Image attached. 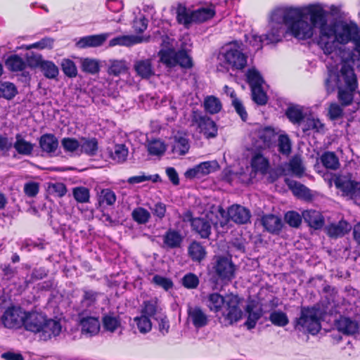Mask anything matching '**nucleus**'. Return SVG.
Returning <instances> with one entry per match:
<instances>
[{
  "label": "nucleus",
  "mask_w": 360,
  "mask_h": 360,
  "mask_svg": "<svg viewBox=\"0 0 360 360\" xmlns=\"http://www.w3.org/2000/svg\"><path fill=\"white\" fill-rule=\"evenodd\" d=\"M335 187L342 192L343 195L352 197L360 189V182L351 179V174L337 176L335 179Z\"/></svg>",
  "instance_id": "obj_9"
},
{
  "label": "nucleus",
  "mask_w": 360,
  "mask_h": 360,
  "mask_svg": "<svg viewBox=\"0 0 360 360\" xmlns=\"http://www.w3.org/2000/svg\"><path fill=\"white\" fill-rule=\"evenodd\" d=\"M188 319L190 320L195 328L205 327L210 322L209 316L200 306H188L187 309Z\"/></svg>",
  "instance_id": "obj_10"
},
{
  "label": "nucleus",
  "mask_w": 360,
  "mask_h": 360,
  "mask_svg": "<svg viewBox=\"0 0 360 360\" xmlns=\"http://www.w3.org/2000/svg\"><path fill=\"white\" fill-rule=\"evenodd\" d=\"M250 165L254 172L262 174H266L270 166L269 160L260 153H257L252 157Z\"/></svg>",
  "instance_id": "obj_30"
},
{
  "label": "nucleus",
  "mask_w": 360,
  "mask_h": 360,
  "mask_svg": "<svg viewBox=\"0 0 360 360\" xmlns=\"http://www.w3.org/2000/svg\"><path fill=\"white\" fill-rule=\"evenodd\" d=\"M79 323L82 328V333L89 334L90 333V313L86 309L79 313Z\"/></svg>",
  "instance_id": "obj_61"
},
{
  "label": "nucleus",
  "mask_w": 360,
  "mask_h": 360,
  "mask_svg": "<svg viewBox=\"0 0 360 360\" xmlns=\"http://www.w3.org/2000/svg\"><path fill=\"white\" fill-rule=\"evenodd\" d=\"M285 184L288 186L289 189L292 192L294 195L298 198H309L311 197V191L304 184L289 179H285Z\"/></svg>",
  "instance_id": "obj_33"
},
{
  "label": "nucleus",
  "mask_w": 360,
  "mask_h": 360,
  "mask_svg": "<svg viewBox=\"0 0 360 360\" xmlns=\"http://www.w3.org/2000/svg\"><path fill=\"white\" fill-rule=\"evenodd\" d=\"M192 122L197 126V129L207 139H214L218 135V126L209 116L198 111H193Z\"/></svg>",
  "instance_id": "obj_6"
},
{
  "label": "nucleus",
  "mask_w": 360,
  "mask_h": 360,
  "mask_svg": "<svg viewBox=\"0 0 360 360\" xmlns=\"http://www.w3.org/2000/svg\"><path fill=\"white\" fill-rule=\"evenodd\" d=\"M321 162L326 168L329 169L335 170L340 167V162L338 157L335 152L326 151L321 158Z\"/></svg>",
  "instance_id": "obj_41"
},
{
  "label": "nucleus",
  "mask_w": 360,
  "mask_h": 360,
  "mask_svg": "<svg viewBox=\"0 0 360 360\" xmlns=\"http://www.w3.org/2000/svg\"><path fill=\"white\" fill-rule=\"evenodd\" d=\"M41 150L49 156L56 153L58 147V140L53 134H44L39 139Z\"/></svg>",
  "instance_id": "obj_20"
},
{
  "label": "nucleus",
  "mask_w": 360,
  "mask_h": 360,
  "mask_svg": "<svg viewBox=\"0 0 360 360\" xmlns=\"http://www.w3.org/2000/svg\"><path fill=\"white\" fill-rule=\"evenodd\" d=\"M242 300L238 295L231 293L226 295V311L223 313V316L229 325H232L242 319L243 311L240 308Z\"/></svg>",
  "instance_id": "obj_8"
},
{
  "label": "nucleus",
  "mask_w": 360,
  "mask_h": 360,
  "mask_svg": "<svg viewBox=\"0 0 360 360\" xmlns=\"http://www.w3.org/2000/svg\"><path fill=\"white\" fill-rule=\"evenodd\" d=\"M295 326L300 330H306L311 335L317 334L321 329L320 319L315 307H303L301 308L300 316L295 320Z\"/></svg>",
  "instance_id": "obj_5"
},
{
  "label": "nucleus",
  "mask_w": 360,
  "mask_h": 360,
  "mask_svg": "<svg viewBox=\"0 0 360 360\" xmlns=\"http://www.w3.org/2000/svg\"><path fill=\"white\" fill-rule=\"evenodd\" d=\"M0 92L3 98L11 100L18 94V90L14 84L8 82L1 84Z\"/></svg>",
  "instance_id": "obj_57"
},
{
  "label": "nucleus",
  "mask_w": 360,
  "mask_h": 360,
  "mask_svg": "<svg viewBox=\"0 0 360 360\" xmlns=\"http://www.w3.org/2000/svg\"><path fill=\"white\" fill-rule=\"evenodd\" d=\"M270 321L275 326L283 327L288 324L289 320L285 313L283 311H273L269 316Z\"/></svg>",
  "instance_id": "obj_58"
},
{
  "label": "nucleus",
  "mask_w": 360,
  "mask_h": 360,
  "mask_svg": "<svg viewBox=\"0 0 360 360\" xmlns=\"http://www.w3.org/2000/svg\"><path fill=\"white\" fill-rule=\"evenodd\" d=\"M134 321L136 323L141 333H147L152 329V321L150 317L148 316L141 314V316H136L134 319Z\"/></svg>",
  "instance_id": "obj_51"
},
{
  "label": "nucleus",
  "mask_w": 360,
  "mask_h": 360,
  "mask_svg": "<svg viewBox=\"0 0 360 360\" xmlns=\"http://www.w3.org/2000/svg\"><path fill=\"white\" fill-rule=\"evenodd\" d=\"M243 43L238 41L229 42L222 56L224 63L233 70H243L248 64V56L243 52Z\"/></svg>",
  "instance_id": "obj_4"
},
{
  "label": "nucleus",
  "mask_w": 360,
  "mask_h": 360,
  "mask_svg": "<svg viewBox=\"0 0 360 360\" xmlns=\"http://www.w3.org/2000/svg\"><path fill=\"white\" fill-rule=\"evenodd\" d=\"M97 199L98 207L101 208L105 205H113L117 198L113 191L110 188H104L98 193Z\"/></svg>",
  "instance_id": "obj_38"
},
{
  "label": "nucleus",
  "mask_w": 360,
  "mask_h": 360,
  "mask_svg": "<svg viewBox=\"0 0 360 360\" xmlns=\"http://www.w3.org/2000/svg\"><path fill=\"white\" fill-rule=\"evenodd\" d=\"M352 229L350 224L340 220L338 224H332L327 227V234L331 238L342 237Z\"/></svg>",
  "instance_id": "obj_32"
},
{
  "label": "nucleus",
  "mask_w": 360,
  "mask_h": 360,
  "mask_svg": "<svg viewBox=\"0 0 360 360\" xmlns=\"http://www.w3.org/2000/svg\"><path fill=\"white\" fill-rule=\"evenodd\" d=\"M337 330L345 335H354L359 333L358 321L345 316H340L335 323Z\"/></svg>",
  "instance_id": "obj_12"
},
{
  "label": "nucleus",
  "mask_w": 360,
  "mask_h": 360,
  "mask_svg": "<svg viewBox=\"0 0 360 360\" xmlns=\"http://www.w3.org/2000/svg\"><path fill=\"white\" fill-rule=\"evenodd\" d=\"M330 26H334L335 33L331 37L327 38L323 41H328L330 44V49H327L328 46H324L319 45V46L323 51L325 54H330L335 50V42L340 44L345 45L350 41H355L359 34V27L354 22H342L341 24V30L338 32V25L337 22L330 24Z\"/></svg>",
  "instance_id": "obj_2"
},
{
  "label": "nucleus",
  "mask_w": 360,
  "mask_h": 360,
  "mask_svg": "<svg viewBox=\"0 0 360 360\" xmlns=\"http://www.w3.org/2000/svg\"><path fill=\"white\" fill-rule=\"evenodd\" d=\"M278 150L284 156H288L292 153V142L287 134H282L278 136Z\"/></svg>",
  "instance_id": "obj_45"
},
{
  "label": "nucleus",
  "mask_w": 360,
  "mask_h": 360,
  "mask_svg": "<svg viewBox=\"0 0 360 360\" xmlns=\"http://www.w3.org/2000/svg\"><path fill=\"white\" fill-rule=\"evenodd\" d=\"M152 283L157 286L162 288L166 291L172 289L174 286L171 278L158 274H155L153 277Z\"/></svg>",
  "instance_id": "obj_62"
},
{
  "label": "nucleus",
  "mask_w": 360,
  "mask_h": 360,
  "mask_svg": "<svg viewBox=\"0 0 360 360\" xmlns=\"http://www.w3.org/2000/svg\"><path fill=\"white\" fill-rule=\"evenodd\" d=\"M246 76L247 82L248 83L250 89L252 87L262 86L264 82V80L259 72L255 68L249 69L247 72Z\"/></svg>",
  "instance_id": "obj_50"
},
{
  "label": "nucleus",
  "mask_w": 360,
  "mask_h": 360,
  "mask_svg": "<svg viewBox=\"0 0 360 360\" xmlns=\"http://www.w3.org/2000/svg\"><path fill=\"white\" fill-rule=\"evenodd\" d=\"M216 15L214 7H200L193 10L195 24H201L212 19Z\"/></svg>",
  "instance_id": "obj_36"
},
{
  "label": "nucleus",
  "mask_w": 360,
  "mask_h": 360,
  "mask_svg": "<svg viewBox=\"0 0 360 360\" xmlns=\"http://www.w3.org/2000/svg\"><path fill=\"white\" fill-rule=\"evenodd\" d=\"M131 217L139 224H146L150 219V213L142 207H138L133 210Z\"/></svg>",
  "instance_id": "obj_49"
},
{
  "label": "nucleus",
  "mask_w": 360,
  "mask_h": 360,
  "mask_svg": "<svg viewBox=\"0 0 360 360\" xmlns=\"http://www.w3.org/2000/svg\"><path fill=\"white\" fill-rule=\"evenodd\" d=\"M45 316L37 311H26V317L24 318L22 326L27 331L34 333H40Z\"/></svg>",
  "instance_id": "obj_11"
},
{
  "label": "nucleus",
  "mask_w": 360,
  "mask_h": 360,
  "mask_svg": "<svg viewBox=\"0 0 360 360\" xmlns=\"http://www.w3.org/2000/svg\"><path fill=\"white\" fill-rule=\"evenodd\" d=\"M226 303V296L224 297L219 292L210 293L206 297V306L213 313H219Z\"/></svg>",
  "instance_id": "obj_26"
},
{
  "label": "nucleus",
  "mask_w": 360,
  "mask_h": 360,
  "mask_svg": "<svg viewBox=\"0 0 360 360\" xmlns=\"http://www.w3.org/2000/svg\"><path fill=\"white\" fill-rule=\"evenodd\" d=\"M184 238L181 231L169 228L162 236L163 247L167 249L180 248Z\"/></svg>",
  "instance_id": "obj_15"
},
{
  "label": "nucleus",
  "mask_w": 360,
  "mask_h": 360,
  "mask_svg": "<svg viewBox=\"0 0 360 360\" xmlns=\"http://www.w3.org/2000/svg\"><path fill=\"white\" fill-rule=\"evenodd\" d=\"M61 325L58 321L53 319H47L45 317V320L43 323L42 328L41 330V338L44 340H47L51 338L52 336H57L60 333Z\"/></svg>",
  "instance_id": "obj_23"
},
{
  "label": "nucleus",
  "mask_w": 360,
  "mask_h": 360,
  "mask_svg": "<svg viewBox=\"0 0 360 360\" xmlns=\"http://www.w3.org/2000/svg\"><path fill=\"white\" fill-rule=\"evenodd\" d=\"M176 14V22L185 28H189L191 24L194 23L193 10L191 11L184 4H177Z\"/></svg>",
  "instance_id": "obj_22"
},
{
  "label": "nucleus",
  "mask_w": 360,
  "mask_h": 360,
  "mask_svg": "<svg viewBox=\"0 0 360 360\" xmlns=\"http://www.w3.org/2000/svg\"><path fill=\"white\" fill-rule=\"evenodd\" d=\"M191 228L200 238L209 239L212 233L211 219L208 217H195Z\"/></svg>",
  "instance_id": "obj_16"
},
{
  "label": "nucleus",
  "mask_w": 360,
  "mask_h": 360,
  "mask_svg": "<svg viewBox=\"0 0 360 360\" xmlns=\"http://www.w3.org/2000/svg\"><path fill=\"white\" fill-rule=\"evenodd\" d=\"M73 195L75 200L79 202H86L89 201V191L84 187H77L73 190Z\"/></svg>",
  "instance_id": "obj_64"
},
{
  "label": "nucleus",
  "mask_w": 360,
  "mask_h": 360,
  "mask_svg": "<svg viewBox=\"0 0 360 360\" xmlns=\"http://www.w3.org/2000/svg\"><path fill=\"white\" fill-rule=\"evenodd\" d=\"M176 65L184 69H191L193 67V58L186 49L181 48L176 51L175 65Z\"/></svg>",
  "instance_id": "obj_37"
},
{
  "label": "nucleus",
  "mask_w": 360,
  "mask_h": 360,
  "mask_svg": "<svg viewBox=\"0 0 360 360\" xmlns=\"http://www.w3.org/2000/svg\"><path fill=\"white\" fill-rule=\"evenodd\" d=\"M251 89L252 99L258 105H264L268 102V96L263 86L252 87Z\"/></svg>",
  "instance_id": "obj_54"
},
{
  "label": "nucleus",
  "mask_w": 360,
  "mask_h": 360,
  "mask_svg": "<svg viewBox=\"0 0 360 360\" xmlns=\"http://www.w3.org/2000/svg\"><path fill=\"white\" fill-rule=\"evenodd\" d=\"M255 308L256 304L254 301L248 303L245 308V310L248 314L247 320L245 322V326L249 330H251L255 327L257 322L262 316V311H255L254 309Z\"/></svg>",
  "instance_id": "obj_34"
},
{
  "label": "nucleus",
  "mask_w": 360,
  "mask_h": 360,
  "mask_svg": "<svg viewBox=\"0 0 360 360\" xmlns=\"http://www.w3.org/2000/svg\"><path fill=\"white\" fill-rule=\"evenodd\" d=\"M212 172V164L210 161L202 162L193 168H190L185 172V176L187 179H193L195 178L200 179L202 176L209 174Z\"/></svg>",
  "instance_id": "obj_27"
},
{
  "label": "nucleus",
  "mask_w": 360,
  "mask_h": 360,
  "mask_svg": "<svg viewBox=\"0 0 360 360\" xmlns=\"http://www.w3.org/2000/svg\"><path fill=\"white\" fill-rule=\"evenodd\" d=\"M165 150L166 147L164 142L159 139H153L149 141L148 144V152L151 155H162Z\"/></svg>",
  "instance_id": "obj_56"
},
{
  "label": "nucleus",
  "mask_w": 360,
  "mask_h": 360,
  "mask_svg": "<svg viewBox=\"0 0 360 360\" xmlns=\"http://www.w3.org/2000/svg\"><path fill=\"white\" fill-rule=\"evenodd\" d=\"M257 135L263 147L270 148L275 143L277 133L274 127L266 126L259 128L257 130Z\"/></svg>",
  "instance_id": "obj_25"
},
{
  "label": "nucleus",
  "mask_w": 360,
  "mask_h": 360,
  "mask_svg": "<svg viewBox=\"0 0 360 360\" xmlns=\"http://www.w3.org/2000/svg\"><path fill=\"white\" fill-rule=\"evenodd\" d=\"M0 269L1 271L0 274L1 280L4 283L11 281L18 272L17 267L12 266L11 264H1Z\"/></svg>",
  "instance_id": "obj_52"
},
{
  "label": "nucleus",
  "mask_w": 360,
  "mask_h": 360,
  "mask_svg": "<svg viewBox=\"0 0 360 360\" xmlns=\"http://www.w3.org/2000/svg\"><path fill=\"white\" fill-rule=\"evenodd\" d=\"M26 311L20 307H8L1 317L4 326L10 329H19L22 327Z\"/></svg>",
  "instance_id": "obj_7"
},
{
  "label": "nucleus",
  "mask_w": 360,
  "mask_h": 360,
  "mask_svg": "<svg viewBox=\"0 0 360 360\" xmlns=\"http://www.w3.org/2000/svg\"><path fill=\"white\" fill-rule=\"evenodd\" d=\"M6 66L12 72L22 71L26 68V63L18 55H12L9 56L6 62Z\"/></svg>",
  "instance_id": "obj_43"
},
{
  "label": "nucleus",
  "mask_w": 360,
  "mask_h": 360,
  "mask_svg": "<svg viewBox=\"0 0 360 360\" xmlns=\"http://www.w3.org/2000/svg\"><path fill=\"white\" fill-rule=\"evenodd\" d=\"M110 62L107 71L109 75L119 77L127 72L129 68L124 60H112Z\"/></svg>",
  "instance_id": "obj_39"
},
{
  "label": "nucleus",
  "mask_w": 360,
  "mask_h": 360,
  "mask_svg": "<svg viewBox=\"0 0 360 360\" xmlns=\"http://www.w3.org/2000/svg\"><path fill=\"white\" fill-rule=\"evenodd\" d=\"M142 41L141 37L134 35H120L109 41V46H131Z\"/></svg>",
  "instance_id": "obj_35"
},
{
  "label": "nucleus",
  "mask_w": 360,
  "mask_h": 360,
  "mask_svg": "<svg viewBox=\"0 0 360 360\" xmlns=\"http://www.w3.org/2000/svg\"><path fill=\"white\" fill-rule=\"evenodd\" d=\"M227 214L229 219L238 224H247L251 217L250 210L240 205L230 206Z\"/></svg>",
  "instance_id": "obj_14"
},
{
  "label": "nucleus",
  "mask_w": 360,
  "mask_h": 360,
  "mask_svg": "<svg viewBox=\"0 0 360 360\" xmlns=\"http://www.w3.org/2000/svg\"><path fill=\"white\" fill-rule=\"evenodd\" d=\"M236 265L231 256L214 255L211 263L210 274L216 281L228 284L236 277Z\"/></svg>",
  "instance_id": "obj_3"
},
{
  "label": "nucleus",
  "mask_w": 360,
  "mask_h": 360,
  "mask_svg": "<svg viewBox=\"0 0 360 360\" xmlns=\"http://www.w3.org/2000/svg\"><path fill=\"white\" fill-rule=\"evenodd\" d=\"M134 70L139 77L142 79H149L155 75L151 60H137L134 64Z\"/></svg>",
  "instance_id": "obj_31"
},
{
  "label": "nucleus",
  "mask_w": 360,
  "mask_h": 360,
  "mask_svg": "<svg viewBox=\"0 0 360 360\" xmlns=\"http://www.w3.org/2000/svg\"><path fill=\"white\" fill-rule=\"evenodd\" d=\"M261 223L266 231L275 235H278L283 226L281 218L273 214L263 215Z\"/></svg>",
  "instance_id": "obj_17"
},
{
  "label": "nucleus",
  "mask_w": 360,
  "mask_h": 360,
  "mask_svg": "<svg viewBox=\"0 0 360 360\" xmlns=\"http://www.w3.org/2000/svg\"><path fill=\"white\" fill-rule=\"evenodd\" d=\"M288 167L289 170L295 176L300 178L304 175L305 168L303 166L302 160L299 156L295 155L290 160Z\"/></svg>",
  "instance_id": "obj_47"
},
{
  "label": "nucleus",
  "mask_w": 360,
  "mask_h": 360,
  "mask_svg": "<svg viewBox=\"0 0 360 360\" xmlns=\"http://www.w3.org/2000/svg\"><path fill=\"white\" fill-rule=\"evenodd\" d=\"M271 21L277 23L276 27H272L266 38L272 41H281V29L283 25L287 27V32L295 38L306 40L312 37L314 27H319V36L317 44L328 46L330 44L323 41L331 37L335 33L334 26L328 25L327 12L319 4H309L303 7H281L274 9L271 15Z\"/></svg>",
  "instance_id": "obj_1"
},
{
  "label": "nucleus",
  "mask_w": 360,
  "mask_h": 360,
  "mask_svg": "<svg viewBox=\"0 0 360 360\" xmlns=\"http://www.w3.org/2000/svg\"><path fill=\"white\" fill-rule=\"evenodd\" d=\"M302 214L300 215L296 211H288L285 214V220L286 223L292 228H298L301 225L302 220Z\"/></svg>",
  "instance_id": "obj_59"
},
{
  "label": "nucleus",
  "mask_w": 360,
  "mask_h": 360,
  "mask_svg": "<svg viewBox=\"0 0 360 360\" xmlns=\"http://www.w3.org/2000/svg\"><path fill=\"white\" fill-rule=\"evenodd\" d=\"M198 277L193 273H188L181 278L182 285L187 289H195L199 285Z\"/></svg>",
  "instance_id": "obj_60"
},
{
  "label": "nucleus",
  "mask_w": 360,
  "mask_h": 360,
  "mask_svg": "<svg viewBox=\"0 0 360 360\" xmlns=\"http://www.w3.org/2000/svg\"><path fill=\"white\" fill-rule=\"evenodd\" d=\"M61 67L64 74L69 77L77 76V70L75 63L70 59H63L61 63Z\"/></svg>",
  "instance_id": "obj_63"
},
{
  "label": "nucleus",
  "mask_w": 360,
  "mask_h": 360,
  "mask_svg": "<svg viewBox=\"0 0 360 360\" xmlns=\"http://www.w3.org/2000/svg\"><path fill=\"white\" fill-rule=\"evenodd\" d=\"M190 149V141L187 134L182 131H178L174 136V144L172 152L179 155H185Z\"/></svg>",
  "instance_id": "obj_19"
},
{
  "label": "nucleus",
  "mask_w": 360,
  "mask_h": 360,
  "mask_svg": "<svg viewBox=\"0 0 360 360\" xmlns=\"http://www.w3.org/2000/svg\"><path fill=\"white\" fill-rule=\"evenodd\" d=\"M15 139L16 141L13 144L15 150L20 155H31L33 151L34 144L25 141L20 134H16Z\"/></svg>",
  "instance_id": "obj_40"
},
{
  "label": "nucleus",
  "mask_w": 360,
  "mask_h": 360,
  "mask_svg": "<svg viewBox=\"0 0 360 360\" xmlns=\"http://www.w3.org/2000/svg\"><path fill=\"white\" fill-rule=\"evenodd\" d=\"M188 255L193 262L200 263L207 256L206 248L200 242L193 240L188 246Z\"/></svg>",
  "instance_id": "obj_24"
},
{
  "label": "nucleus",
  "mask_w": 360,
  "mask_h": 360,
  "mask_svg": "<svg viewBox=\"0 0 360 360\" xmlns=\"http://www.w3.org/2000/svg\"><path fill=\"white\" fill-rule=\"evenodd\" d=\"M340 76L345 84V89L356 91L359 86L357 77L352 67L349 65H342L340 70Z\"/></svg>",
  "instance_id": "obj_21"
},
{
  "label": "nucleus",
  "mask_w": 360,
  "mask_h": 360,
  "mask_svg": "<svg viewBox=\"0 0 360 360\" xmlns=\"http://www.w3.org/2000/svg\"><path fill=\"white\" fill-rule=\"evenodd\" d=\"M285 115L292 124L297 125L303 122L306 117L303 108L299 105H289L285 110Z\"/></svg>",
  "instance_id": "obj_28"
},
{
  "label": "nucleus",
  "mask_w": 360,
  "mask_h": 360,
  "mask_svg": "<svg viewBox=\"0 0 360 360\" xmlns=\"http://www.w3.org/2000/svg\"><path fill=\"white\" fill-rule=\"evenodd\" d=\"M128 148L124 144H116L110 152L111 158L118 163H123L128 156Z\"/></svg>",
  "instance_id": "obj_46"
},
{
  "label": "nucleus",
  "mask_w": 360,
  "mask_h": 360,
  "mask_svg": "<svg viewBox=\"0 0 360 360\" xmlns=\"http://www.w3.org/2000/svg\"><path fill=\"white\" fill-rule=\"evenodd\" d=\"M39 68L46 78L55 79L58 75V68L52 61L44 60Z\"/></svg>",
  "instance_id": "obj_53"
},
{
  "label": "nucleus",
  "mask_w": 360,
  "mask_h": 360,
  "mask_svg": "<svg viewBox=\"0 0 360 360\" xmlns=\"http://www.w3.org/2000/svg\"><path fill=\"white\" fill-rule=\"evenodd\" d=\"M162 312L160 301L157 297H153L143 301L141 305V314L158 321V316Z\"/></svg>",
  "instance_id": "obj_13"
},
{
  "label": "nucleus",
  "mask_w": 360,
  "mask_h": 360,
  "mask_svg": "<svg viewBox=\"0 0 360 360\" xmlns=\"http://www.w3.org/2000/svg\"><path fill=\"white\" fill-rule=\"evenodd\" d=\"M356 91H351L349 89H345L342 86H338V99L342 107H347L353 103Z\"/></svg>",
  "instance_id": "obj_42"
},
{
  "label": "nucleus",
  "mask_w": 360,
  "mask_h": 360,
  "mask_svg": "<svg viewBox=\"0 0 360 360\" xmlns=\"http://www.w3.org/2000/svg\"><path fill=\"white\" fill-rule=\"evenodd\" d=\"M102 323L105 330L113 333L120 326V320L118 316L105 314L102 318Z\"/></svg>",
  "instance_id": "obj_55"
},
{
  "label": "nucleus",
  "mask_w": 360,
  "mask_h": 360,
  "mask_svg": "<svg viewBox=\"0 0 360 360\" xmlns=\"http://www.w3.org/2000/svg\"><path fill=\"white\" fill-rule=\"evenodd\" d=\"M176 56V51L173 48L159 51L160 61L169 68L175 66Z\"/></svg>",
  "instance_id": "obj_48"
},
{
  "label": "nucleus",
  "mask_w": 360,
  "mask_h": 360,
  "mask_svg": "<svg viewBox=\"0 0 360 360\" xmlns=\"http://www.w3.org/2000/svg\"><path fill=\"white\" fill-rule=\"evenodd\" d=\"M303 123L302 131L304 133L312 131L314 133L323 134L326 132V125L319 118L309 116L305 117Z\"/></svg>",
  "instance_id": "obj_29"
},
{
  "label": "nucleus",
  "mask_w": 360,
  "mask_h": 360,
  "mask_svg": "<svg viewBox=\"0 0 360 360\" xmlns=\"http://www.w3.org/2000/svg\"><path fill=\"white\" fill-rule=\"evenodd\" d=\"M204 108L211 115L219 112L222 108L220 100L214 96H209L205 98Z\"/></svg>",
  "instance_id": "obj_44"
},
{
  "label": "nucleus",
  "mask_w": 360,
  "mask_h": 360,
  "mask_svg": "<svg viewBox=\"0 0 360 360\" xmlns=\"http://www.w3.org/2000/svg\"><path fill=\"white\" fill-rule=\"evenodd\" d=\"M302 217L305 223L314 230L321 229L325 224L323 214L314 210H307L302 212Z\"/></svg>",
  "instance_id": "obj_18"
}]
</instances>
